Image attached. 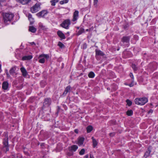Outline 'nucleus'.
I'll return each instance as SVG.
<instances>
[{"label": "nucleus", "instance_id": "f257e3e1", "mask_svg": "<svg viewBox=\"0 0 158 158\" xmlns=\"http://www.w3.org/2000/svg\"><path fill=\"white\" fill-rule=\"evenodd\" d=\"M5 137L2 142L3 146H1V149L2 152L6 153L9 151V145L8 144V135L6 133H4Z\"/></svg>", "mask_w": 158, "mask_h": 158}, {"label": "nucleus", "instance_id": "f03ea898", "mask_svg": "<svg viewBox=\"0 0 158 158\" xmlns=\"http://www.w3.org/2000/svg\"><path fill=\"white\" fill-rule=\"evenodd\" d=\"M135 102L136 104L139 105H143L148 102L147 98L143 97L139 98H136L135 99Z\"/></svg>", "mask_w": 158, "mask_h": 158}, {"label": "nucleus", "instance_id": "7ed1b4c3", "mask_svg": "<svg viewBox=\"0 0 158 158\" xmlns=\"http://www.w3.org/2000/svg\"><path fill=\"white\" fill-rule=\"evenodd\" d=\"M14 15L11 13H6L3 15V20L5 23L8 21H11Z\"/></svg>", "mask_w": 158, "mask_h": 158}, {"label": "nucleus", "instance_id": "20e7f679", "mask_svg": "<svg viewBox=\"0 0 158 158\" xmlns=\"http://www.w3.org/2000/svg\"><path fill=\"white\" fill-rule=\"evenodd\" d=\"M49 57L48 54H41L40 55L38 58L39 59V62L40 63L43 64L45 61V59H48Z\"/></svg>", "mask_w": 158, "mask_h": 158}, {"label": "nucleus", "instance_id": "39448f33", "mask_svg": "<svg viewBox=\"0 0 158 158\" xmlns=\"http://www.w3.org/2000/svg\"><path fill=\"white\" fill-rule=\"evenodd\" d=\"M40 4L39 3H36L31 8V11L32 13H35L38 11L40 9Z\"/></svg>", "mask_w": 158, "mask_h": 158}, {"label": "nucleus", "instance_id": "423d86ee", "mask_svg": "<svg viewBox=\"0 0 158 158\" xmlns=\"http://www.w3.org/2000/svg\"><path fill=\"white\" fill-rule=\"evenodd\" d=\"M70 24V22L69 19H66L61 23L60 26L62 27L68 29L69 28V26Z\"/></svg>", "mask_w": 158, "mask_h": 158}, {"label": "nucleus", "instance_id": "0eeeda50", "mask_svg": "<svg viewBox=\"0 0 158 158\" xmlns=\"http://www.w3.org/2000/svg\"><path fill=\"white\" fill-rule=\"evenodd\" d=\"M130 38L131 36H124L122 38L121 42H123V43L127 44V46L128 47Z\"/></svg>", "mask_w": 158, "mask_h": 158}, {"label": "nucleus", "instance_id": "6e6552de", "mask_svg": "<svg viewBox=\"0 0 158 158\" xmlns=\"http://www.w3.org/2000/svg\"><path fill=\"white\" fill-rule=\"evenodd\" d=\"M51 103V99L50 98H46L45 99L43 103V106L44 107L49 106Z\"/></svg>", "mask_w": 158, "mask_h": 158}, {"label": "nucleus", "instance_id": "1a4fd4ad", "mask_svg": "<svg viewBox=\"0 0 158 158\" xmlns=\"http://www.w3.org/2000/svg\"><path fill=\"white\" fill-rule=\"evenodd\" d=\"M73 21L74 22L77 20L79 17V11L78 10H75L73 13Z\"/></svg>", "mask_w": 158, "mask_h": 158}, {"label": "nucleus", "instance_id": "9d476101", "mask_svg": "<svg viewBox=\"0 0 158 158\" xmlns=\"http://www.w3.org/2000/svg\"><path fill=\"white\" fill-rule=\"evenodd\" d=\"M47 13V11L43 10L36 14V15L39 17H43Z\"/></svg>", "mask_w": 158, "mask_h": 158}, {"label": "nucleus", "instance_id": "9b49d317", "mask_svg": "<svg viewBox=\"0 0 158 158\" xmlns=\"http://www.w3.org/2000/svg\"><path fill=\"white\" fill-rule=\"evenodd\" d=\"M78 147L76 145H73L69 147V150L71 152H75L77 149Z\"/></svg>", "mask_w": 158, "mask_h": 158}, {"label": "nucleus", "instance_id": "f8f14e48", "mask_svg": "<svg viewBox=\"0 0 158 158\" xmlns=\"http://www.w3.org/2000/svg\"><path fill=\"white\" fill-rule=\"evenodd\" d=\"M9 87V84L7 81H4L2 84V89L5 90L7 89Z\"/></svg>", "mask_w": 158, "mask_h": 158}, {"label": "nucleus", "instance_id": "ddd939ff", "mask_svg": "<svg viewBox=\"0 0 158 158\" xmlns=\"http://www.w3.org/2000/svg\"><path fill=\"white\" fill-rule=\"evenodd\" d=\"M57 34L62 39H64L65 38L64 34L61 31H57Z\"/></svg>", "mask_w": 158, "mask_h": 158}, {"label": "nucleus", "instance_id": "4468645a", "mask_svg": "<svg viewBox=\"0 0 158 158\" xmlns=\"http://www.w3.org/2000/svg\"><path fill=\"white\" fill-rule=\"evenodd\" d=\"M20 70L22 73V75L24 77L27 76V70L24 67H21L20 69Z\"/></svg>", "mask_w": 158, "mask_h": 158}, {"label": "nucleus", "instance_id": "2eb2a0df", "mask_svg": "<svg viewBox=\"0 0 158 158\" xmlns=\"http://www.w3.org/2000/svg\"><path fill=\"white\" fill-rule=\"evenodd\" d=\"M151 150L149 148H148V151L145 152L144 155V157L145 158H147L148 157L150 156V154L151 152Z\"/></svg>", "mask_w": 158, "mask_h": 158}, {"label": "nucleus", "instance_id": "dca6fc26", "mask_svg": "<svg viewBox=\"0 0 158 158\" xmlns=\"http://www.w3.org/2000/svg\"><path fill=\"white\" fill-rule=\"evenodd\" d=\"M32 58V56L31 55L24 56L22 57V60H29L31 59Z\"/></svg>", "mask_w": 158, "mask_h": 158}, {"label": "nucleus", "instance_id": "f3484780", "mask_svg": "<svg viewBox=\"0 0 158 158\" xmlns=\"http://www.w3.org/2000/svg\"><path fill=\"white\" fill-rule=\"evenodd\" d=\"M91 139L92 140L93 147L94 148H95L97 146L98 142L94 138V137H92Z\"/></svg>", "mask_w": 158, "mask_h": 158}, {"label": "nucleus", "instance_id": "a211bd4d", "mask_svg": "<svg viewBox=\"0 0 158 158\" xmlns=\"http://www.w3.org/2000/svg\"><path fill=\"white\" fill-rule=\"evenodd\" d=\"M84 139V138L83 137L79 138L78 142V144L79 146H81L83 144Z\"/></svg>", "mask_w": 158, "mask_h": 158}, {"label": "nucleus", "instance_id": "6ab92c4d", "mask_svg": "<svg viewBox=\"0 0 158 158\" xmlns=\"http://www.w3.org/2000/svg\"><path fill=\"white\" fill-rule=\"evenodd\" d=\"M70 88L71 87L69 85L67 86L65 89L63 94V95H66L67 93L70 91Z\"/></svg>", "mask_w": 158, "mask_h": 158}, {"label": "nucleus", "instance_id": "aec40b11", "mask_svg": "<svg viewBox=\"0 0 158 158\" xmlns=\"http://www.w3.org/2000/svg\"><path fill=\"white\" fill-rule=\"evenodd\" d=\"M39 26L40 29L44 31H46L47 29V28L45 26H44L41 23H39Z\"/></svg>", "mask_w": 158, "mask_h": 158}, {"label": "nucleus", "instance_id": "412c9836", "mask_svg": "<svg viewBox=\"0 0 158 158\" xmlns=\"http://www.w3.org/2000/svg\"><path fill=\"white\" fill-rule=\"evenodd\" d=\"M16 1L23 4H27L30 0H16Z\"/></svg>", "mask_w": 158, "mask_h": 158}, {"label": "nucleus", "instance_id": "4be33fe9", "mask_svg": "<svg viewBox=\"0 0 158 158\" xmlns=\"http://www.w3.org/2000/svg\"><path fill=\"white\" fill-rule=\"evenodd\" d=\"M28 17L29 20L30 21V24H33L34 22V19L32 18V15L30 14H29L28 15Z\"/></svg>", "mask_w": 158, "mask_h": 158}, {"label": "nucleus", "instance_id": "5701e85b", "mask_svg": "<svg viewBox=\"0 0 158 158\" xmlns=\"http://www.w3.org/2000/svg\"><path fill=\"white\" fill-rule=\"evenodd\" d=\"M29 31L32 33H35L36 31V29L33 26H29Z\"/></svg>", "mask_w": 158, "mask_h": 158}, {"label": "nucleus", "instance_id": "b1692460", "mask_svg": "<svg viewBox=\"0 0 158 158\" xmlns=\"http://www.w3.org/2000/svg\"><path fill=\"white\" fill-rule=\"evenodd\" d=\"M16 69L15 67L12 68L10 70L9 72L10 74L13 75L15 73V71Z\"/></svg>", "mask_w": 158, "mask_h": 158}, {"label": "nucleus", "instance_id": "393cba45", "mask_svg": "<svg viewBox=\"0 0 158 158\" xmlns=\"http://www.w3.org/2000/svg\"><path fill=\"white\" fill-rule=\"evenodd\" d=\"M95 52L96 55L103 56L104 55L103 53L100 50H96Z\"/></svg>", "mask_w": 158, "mask_h": 158}, {"label": "nucleus", "instance_id": "a878e982", "mask_svg": "<svg viewBox=\"0 0 158 158\" xmlns=\"http://www.w3.org/2000/svg\"><path fill=\"white\" fill-rule=\"evenodd\" d=\"M93 127L91 126H89L86 128L87 132V133L90 132L93 130Z\"/></svg>", "mask_w": 158, "mask_h": 158}, {"label": "nucleus", "instance_id": "bb28decb", "mask_svg": "<svg viewBox=\"0 0 158 158\" xmlns=\"http://www.w3.org/2000/svg\"><path fill=\"white\" fill-rule=\"evenodd\" d=\"M85 32V30L84 28H81L78 31L77 33V35H79L81 34L82 33Z\"/></svg>", "mask_w": 158, "mask_h": 158}, {"label": "nucleus", "instance_id": "cd10ccee", "mask_svg": "<svg viewBox=\"0 0 158 158\" xmlns=\"http://www.w3.org/2000/svg\"><path fill=\"white\" fill-rule=\"evenodd\" d=\"M88 76L90 78H93L95 76V74L93 72H90L88 74Z\"/></svg>", "mask_w": 158, "mask_h": 158}, {"label": "nucleus", "instance_id": "c85d7f7f", "mask_svg": "<svg viewBox=\"0 0 158 158\" xmlns=\"http://www.w3.org/2000/svg\"><path fill=\"white\" fill-rule=\"evenodd\" d=\"M133 114V111L131 110H128L127 112V115L129 116H131Z\"/></svg>", "mask_w": 158, "mask_h": 158}, {"label": "nucleus", "instance_id": "c756f323", "mask_svg": "<svg viewBox=\"0 0 158 158\" xmlns=\"http://www.w3.org/2000/svg\"><path fill=\"white\" fill-rule=\"evenodd\" d=\"M131 67L134 71H136L137 70L138 68L136 65L134 64H132Z\"/></svg>", "mask_w": 158, "mask_h": 158}, {"label": "nucleus", "instance_id": "7c9ffc66", "mask_svg": "<svg viewBox=\"0 0 158 158\" xmlns=\"http://www.w3.org/2000/svg\"><path fill=\"white\" fill-rule=\"evenodd\" d=\"M58 2V0H52L51 1V5L52 6H54L55 3Z\"/></svg>", "mask_w": 158, "mask_h": 158}, {"label": "nucleus", "instance_id": "2f4dec72", "mask_svg": "<svg viewBox=\"0 0 158 158\" xmlns=\"http://www.w3.org/2000/svg\"><path fill=\"white\" fill-rule=\"evenodd\" d=\"M69 1V0H63L61 1L60 2V4L62 5L64 4L67 3Z\"/></svg>", "mask_w": 158, "mask_h": 158}, {"label": "nucleus", "instance_id": "473e14b6", "mask_svg": "<svg viewBox=\"0 0 158 158\" xmlns=\"http://www.w3.org/2000/svg\"><path fill=\"white\" fill-rule=\"evenodd\" d=\"M126 102L127 103V104L129 106H131L132 104V102L129 99H127L126 100Z\"/></svg>", "mask_w": 158, "mask_h": 158}, {"label": "nucleus", "instance_id": "72a5a7b5", "mask_svg": "<svg viewBox=\"0 0 158 158\" xmlns=\"http://www.w3.org/2000/svg\"><path fill=\"white\" fill-rule=\"evenodd\" d=\"M58 45L60 48H63L64 47V44L61 42H59L58 44Z\"/></svg>", "mask_w": 158, "mask_h": 158}, {"label": "nucleus", "instance_id": "f704fd0d", "mask_svg": "<svg viewBox=\"0 0 158 158\" xmlns=\"http://www.w3.org/2000/svg\"><path fill=\"white\" fill-rule=\"evenodd\" d=\"M98 0H94V5L95 7L98 6Z\"/></svg>", "mask_w": 158, "mask_h": 158}, {"label": "nucleus", "instance_id": "c9c22d12", "mask_svg": "<svg viewBox=\"0 0 158 158\" xmlns=\"http://www.w3.org/2000/svg\"><path fill=\"white\" fill-rule=\"evenodd\" d=\"M85 150L84 149H82L80 152L79 154L80 155H83L85 153Z\"/></svg>", "mask_w": 158, "mask_h": 158}, {"label": "nucleus", "instance_id": "e433bc0d", "mask_svg": "<svg viewBox=\"0 0 158 158\" xmlns=\"http://www.w3.org/2000/svg\"><path fill=\"white\" fill-rule=\"evenodd\" d=\"M129 27V25L128 24H124L123 26L125 30L127 29Z\"/></svg>", "mask_w": 158, "mask_h": 158}, {"label": "nucleus", "instance_id": "4c0bfd02", "mask_svg": "<svg viewBox=\"0 0 158 158\" xmlns=\"http://www.w3.org/2000/svg\"><path fill=\"white\" fill-rule=\"evenodd\" d=\"M134 82V80H132V81H131V83L128 85H129L130 87H131L133 86L134 85V84H133Z\"/></svg>", "mask_w": 158, "mask_h": 158}, {"label": "nucleus", "instance_id": "58836bf2", "mask_svg": "<svg viewBox=\"0 0 158 158\" xmlns=\"http://www.w3.org/2000/svg\"><path fill=\"white\" fill-rule=\"evenodd\" d=\"M130 76L132 79V80H134V77L133 74L132 73H131L130 74Z\"/></svg>", "mask_w": 158, "mask_h": 158}, {"label": "nucleus", "instance_id": "ea45409f", "mask_svg": "<svg viewBox=\"0 0 158 158\" xmlns=\"http://www.w3.org/2000/svg\"><path fill=\"white\" fill-rule=\"evenodd\" d=\"M2 156V151L1 148V146H0V158Z\"/></svg>", "mask_w": 158, "mask_h": 158}, {"label": "nucleus", "instance_id": "a19ab883", "mask_svg": "<svg viewBox=\"0 0 158 158\" xmlns=\"http://www.w3.org/2000/svg\"><path fill=\"white\" fill-rule=\"evenodd\" d=\"M74 132L77 134L78 133V130L77 129H75L74 130Z\"/></svg>", "mask_w": 158, "mask_h": 158}, {"label": "nucleus", "instance_id": "79ce46f5", "mask_svg": "<svg viewBox=\"0 0 158 158\" xmlns=\"http://www.w3.org/2000/svg\"><path fill=\"white\" fill-rule=\"evenodd\" d=\"M57 112H58L60 110V108L59 106H57Z\"/></svg>", "mask_w": 158, "mask_h": 158}, {"label": "nucleus", "instance_id": "37998d69", "mask_svg": "<svg viewBox=\"0 0 158 158\" xmlns=\"http://www.w3.org/2000/svg\"><path fill=\"white\" fill-rule=\"evenodd\" d=\"M2 11V6L0 3V12H1Z\"/></svg>", "mask_w": 158, "mask_h": 158}, {"label": "nucleus", "instance_id": "c03bdc74", "mask_svg": "<svg viewBox=\"0 0 158 158\" xmlns=\"http://www.w3.org/2000/svg\"><path fill=\"white\" fill-rule=\"evenodd\" d=\"M153 112V110H150L148 112L149 113H152Z\"/></svg>", "mask_w": 158, "mask_h": 158}, {"label": "nucleus", "instance_id": "a18cd8bd", "mask_svg": "<svg viewBox=\"0 0 158 158\" xmlns=\"http://www.w3.org/2000/svg\"><path fill=\"white\" fill-rule=\"evenodd\" d=\"M68 155L70 156H72L73 155V153H72V152H71L70 153H68Z\"/></svg>", "mask_w": 158, "mask_h": 158}, {"label": "nucleus", "instance_id": "49530a36", "mask_svg": "<svg viewBox=\"0 0 158 158\" xmlns=\"http://www.w3.org/2000/svg\"><path fill=\"white\" fill-rule=\"evenodd\" d=\"M90 158H94V157L91 155H90Z\"/></svg>", "mask_w": 158, "mask_h": 158}, {"label": "nucleus", "instance_id": "de8ad7c7", "mask_svg": "<svg viewBox=\"0 0 158 158\" xmlns=\"http://www.w3.org/2000/svg\"><path fill=\"white\" fill-rule=\"evenodd\" d=\"M19 157V158H23V157L22 156H21L20 155H18V157Z\"/></svg>", "mask_w": 158, "mask_h": 158}, {"label": "nucleus", "instance_id": "09e8293b", "mask_svg": "<svg viewBox=\"0 0 158 158\" xmlns=\"http://www.w3.org/2000/svg\"><path fill=\"white\" fill-rule=\"evenodd\" d=\"M40 146L42 147L44 146V143H41L40 144Z\"/></svg>", "mask_w": 158, "mask_h": 158}, {"label": "nucleus", "instance_id": "8fccbe9b", "mask_svg": "<svg viewBox=\"0 0 158 158\" xmlns=\"http://www.w3.org/2000/svg\"><path fill=\"white\" fill-rule=\"evenodd\" d=\"M31 44L32 45L35 44L34 42H32L31 43Z\"/></svg>", "mask_w": 158, "mask_h": 158}, {"label": "nucleus", "instance_id": "3c124183", "mask_svg": "<svg viewBox=\"0 0 158 158\" xmlns=\"http://www.w3.org/2000/svg\"><path fill=\"white\" fill-rule=\"evenodd\" d=\"M5 0H0V3L1 2H4V1H5Z\"/></svg>", "mask_w": 158, "mask_h": 158}, {"label": "nucleus", "instance_id": "603ef678", "mask_svg": "<svg viewBox=\"0 0 158 158\" xmlns=\"http://www.w3.org/2000/svg\"><path fill=\"white\" fill-rule=\"evenodd\" d=\"M1 64H0V73L1 72Z\"/></svg>", "mask_w": 158, "mask_h": 158}, {"label": "nucleus", "instance_id": "864d4df0", "mask_svg": "<svg viewBox=\"0 0 158 158\" xmlns=\"http://www.w3.org/2000/svg\"><path fill=\"white\" fill-rule=\"evenodd\" d=\"M90 30L89 29H86V31H90Z\"/></svg>", "mask_w": 158, "mask_h": 158}, {"label": "nucleus", "instance_id": "5fc2aeb1", "mask_svg": "<svg viewBox=\"0 0 158 158\" xmlns=\"http://www.w3.org/2000/svg\"><path fill=\"white\" fill-rule=\"evenodd\" d=\"M85 157L86 158H87L88 157V155H86L85 156Z\"/></svg>", "mask_w": 158, "mask_h": 158}, {"label": "nucleus", "instance_id": "6e6d98bb", "mask_svg": "<svg viewBox=\"0 0 158 158\" xmlns=\"http://www.w3.org/2000/svg\"><path fill=\"white\" fill-rule=\"evenodd\" d=\"M6 75H8V74H9V73H8V71H7V70H6Z\"/></svg>", "mask_w": 158, "mask_h": 158}, {"label": "nucleus", "instance_id": "4d7b16f0", "mask_svg": "<svg viewBox=\"0 0 158 158\" xmlns=\"http://www.w3.org/2000/svg\"><path fill=\"white\" fill-rule=\"evenodd\" d=\"M7 77H10V75H9V74H8V75H7Z\"/></svg>", "mask_w": 158, "mask_h": 158}, {"label": "nucleus", "instance_id": "13d9d810", "mask_svg": "<svg viewBox=\"0 0 158 158\" xmlns=\"http://www.w3.org/2000/svg\"><path fill=\"white\" fill-rule=\"evenodd\" d=\"M67 34H69V32H67Z\"/></svg>", "mask_w": 158, "mask_h": 158}, {"label": "nucleus", "instance_id": "bf43d9fd", "mask_svg": "<svg viewBox=\"0 0 158 158\" xmlns=\"http://www.w3.org/2000/svg\"><path fill=\"white\" fill-rule=\"evenodd\" d=\"M2 133V132L1 131H0V135H1V134Z\"/></svg>", "mask_w": 158, "mask_h": 158}, {"label": "nucleus", "instance_id": "052dcab7", "mask_svg": "<svg viewBox=\"0 0 158 158\" xmlns=\"http://www.w3.org/2000/svg\"><path fill=\"white\" fill-rule=\"evenodd\" d=\"M23 86H21V87L19 89H21L22 88Z\"/></svg>", "mask_w": 158, "mask_h": 158}, {"label": "nucleus", "instance_id": "680f3d73", "mask_svg": "<svg viewBox=\"0 0 158 158\" xmlns=\"http://www.w3.org/2000/svg\"><path fill=\"white\" fill-rule=\"evenodd\" d=\"M86 48V46H85V47H84V48Z\"/></svg>", "mask_w": 158, "mask_h": 158}, {"label": "nucleus", "instance_id": "e2e57ef3", "mask_svg": "<svg viewBox=\"0 0 158 158\" xmlns=\"http://www.w3.org/2000/svg\"><path fill=\"white\" fill-rule=\"evenodd\" d=\"M107 89L110 90V89H108V88H107Z\"/></svg>", "mask_w": 158, "mask_h": 158}, {"label": "nucleus", "instance_id": "0e129e2a", "mask_svg": "<svg viewBox=\"0 0 158 158\" xmlns=\"http://www.w3.org/2000/svg\"><path fill=\"white\" fill-rule=\"evenodd\" d=\"M119 50V49H118L117 50Z\"/></svg>", "mask_w": 158, "mask_h": 158}]
</instances>
